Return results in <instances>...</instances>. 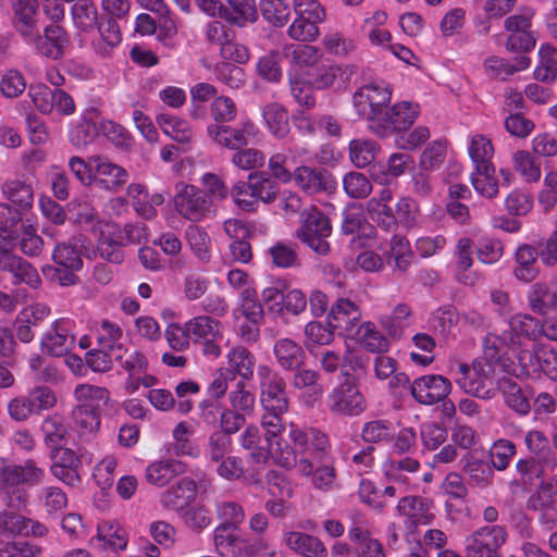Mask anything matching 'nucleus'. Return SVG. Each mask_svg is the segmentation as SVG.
<instances>
[{"label": "nucleus", "mask_w": 557, "mask_h": 557, "mask_svg": "<svg viewBox=\"0 0 557 557\" xmlns=\"http://www.w3.org/2000/svg\"><path fill=\"white\" fill-rule=\"evenodd\" d=\"M45 470L34 459L23 463L0 458V495L3 503L13 510H22L28 504V487L42 483Z\"/></svg>", "instance_id": "obj_1"}, {"label": "nucleus", "mask_w": 557, "mask_h": 557, "mask_svg": "<svg viewBox=\"0 0 557 557\" xmlns=\"http://www.w3.org/2000/svg\"><path fill=\"white\" fill-rule=\"evenodd\" d=\"M289 437L293 454L299 456L298 468L302 474L310 475L317 463L330 459V442L323 432L313 428L294 429Z\"/></svg>", "instance_id": "obj_2"}, {"label": "nucleus", "mask_w": 557, "mask_h": 557, "mask_svg": "<svg viewBox=\"0 0 557 557\" xmlns=\"http://www.w3.org/2000/svg\"><path fill=\"white\" fill-rule=\"evenodd\" d=\"M331 234V220L317 207H311L300 213V226L296 231V237L315 253L325 256L330 252L327 238Z\"/></svg>", "instance_id": "obj_3"}, {"label": "nucleus", "mask_w": 557, "mask_h": 557, "mask_svg": "<svg viewBox=\"0 0 557 557\" xmlns=\"http://www.w3.org/2000/svg\"><path fill=\"white\" fill-rule=\"evenodd\" d=\"M507 533L500 525H485L472 534L465 542V557H504L500 553Z\"/></svg>", "instance_id": "obj_4"}, {"label": "nucleus", "mask_w": 557, "mask_h": 557, "mask_svg": "<svg viewBox=\"0 0 557 557\" xmlns=\"http://www.w3.org/2000/svg\"><path fill=\"white\" fill-rule=\"evenodd\" d=\"M0 274L14 286L26 285L30 289H38L42 284L36 267L14 251L0 256Z\"/></svg>", "instance_id": "obj_5"}, {"label": "nucleus", "mask_w": 557, "mask_h": 557, "mask_svg": "<svg viewBox=\"0 0 557 557\" xmlns=\"http://www.w3.org/2000/svg\"><path fill=\"white\" fill-rule=\"evenodd\" d=\"M175 189V209L185 219L200 221L210 211L211 201L205 191L183 182L177 183Z\"/></svg>", "instance_id": "obj_6"}, {"label": "nucleus", "mask_w": 557, "mask_h": 557, "mask_svg": "<svg viewBox=\"0 0 557 557\" xmlns=\"http://www.w3.org/2000/svg\"><path fill=\"white\" fill-rule=\"evenodd\" d=\"M187 324V333L195 343L202 345L206 356L219 357L221 355L220 343L223 339L221 323L208 315L197 317Z\"/></svg>", "instance_id": "obj_7"}, {"label": "nucleus", "mask_w": 557, "mask_h": 557, "mask_svg": "<svg viewBox=\"0 0 557 557\" xmlns=\"http://www.w3.org/2000/svg\"><path fill=\"white\" fill-rule=\"evenodd\" d=\"M329 408L335 414L359 416L367 409V401L351 382H344L329 396Z\"/></svg>", "instance_id": "obj_8"}, {"label": "nucleus", "mask_w": 557, "mask_h": 557, "mask_svg": "<svg viewBox=\"0 0 557 557\" xmlns=\"http://www.w3.org/2000/svg\"><path fill=\"white\" fill-rule=\"evenodd\" d=\"M451 391V383L443 375L429 374L410 384L412 397L421 405L431 406L444 400Z\"/></svg>", "instance_id": "obj_9"}, {"label": "nucleus", "mask_w": 557, "mask_h": 557, "mask_svg": "<svg viewBox=\"0 0 557 557\" xmlns=\"http://www.w3.org/2000/svg\"><path fill=\"white\" fill-rule=\"evenodd\" d=\"M207 133L218 145L231 150H238L249 144L250 138L257 135V128L250 121L244 122L239 127L211 124Z\"/></svg>", "instance_id": "obj_10"}, {"label": "nucleus", "mask_w": 557, "mask_h": 557, "mask_svg": "<svg viewBox=\"0 0 557 557\" xmlns=\"http://www.w3.org/2000/svg\"><path fill=\"white\" fill-rule=\"evenodd\" d=\"M28 39L32 40L39 54L52 60L61 59L69 44L67 33L58 24L46 26L42 35L34 33Z\"/></svg>", "instance_id": "obj_11"}, {"label": "nucleus", "mask_w": 557, "mask_h": 557, "mask_svg": "<svg viewBox=\"0 0 557 557\" xmlns=\"http://www.w3.org/2000/svg\"><path fill=\"white\" fill-rule=\"evenodd\" d=\"M389 101L391 90L376 84L364 85L354 95V106L364 119L385 108Z\"/></svg>", "instance_id": "obj_12"}, {"label": "nucleus", "mask_w": 557, "mask_h": 557, "mask_svg": "<svg viewBox=\"0 0 557 557\" xmlns=\"http://www.w3.org/2000/svg\"><path fill=\"white\" fill-rule=\"evenodd\" d=\"M90 161L96 168L95 183L102 188L116 191L127 183L128 173L122 166L101 156H91Z\"/></svg>", "instance_id": "obj_13"}, {"label": "nucleus", "mask_w": 557, "mask_h": 557, "mask_svg": "<svg viewBox=\"0 0 557 557\" xmlns=\"http://www.w3.org/2000/svg\"><path fill=\"white\" fill-rule=\"evenodd\" d=\"M75 337L69 330L59 322L40 338V346L44 352L52 357H62L67 355L74 347Z\"/></svg>", "instance_id": "obj_14"}, {"label": "nucleus", "mask_w": 557, "mask_h": 557, "mask_svg": "<svg viewBox=\"0 0 557 557\" xmlns=\"http://www.w3.org/2000/svg\"><path fill=\"white\" fill-rule=\"evenodd\" d=\"M273 354L278 366L285 371H293L304 367L307 359L302 346L287 337L275 342Z\"/></svg>", "instance_id": "obj_15"}, {"label": "nucleus", "mask_w": 557, "mask_h": 557, "mask_svg": "<svg viewBox=\"0 0 557 557\" xmlns=\"http://www.w3.org/2000/svg\"><path fill=\"white\" fill-rule=\"evenodd\" d=\"M360 318L358 306L349 299L341 298L332 305L327 320L332 329L349 333Z\"/></svg>", "instance_id": "obj_16"}, {"label": "nucleus", "mask_w": 557, "mask_h": 557, "mask_svg": "<svg viewBox=\"0 0 557 557\" xmlns=\"http://www.w3.org/2000/svg\"><path fill=\"white\" fill-rule=\"evenodd\" d=\"M261 404L268 412L284 414L288 410V397L285 380L274 379L261 384Z\"/></svg>", "instance_id": "obj_17"}, {"label": "nucleus", "mask_w": 557, "mask_h": 557, "mask_svg": "<svg viewBox=\"0 0 557 557\" xmlns=\"http://www.w3.org/2000/svg\"><path fill=\"white\" fill-rule=\"evenodd\" d=\"M196 493V482L191 479L183 478L162 494L161 502L168 509L182 510L195 498Z\"/></svg>", "instance_id": "obj_18"}, {"label": "nucleus", "mask_w": 557, "mask_h": 557, "mask_svg": "<svg viewBox=\"0 0 557 557\" xmlns=\"http://www.w3.org/2000/svg\"><path fill=\"white\" fill-rule=\"evenodd\" d=\"M222 18L232 25L245 27L255 23L258 18V11L255 0H225Z\"/></svg>", "instance_id": "obj_19"}, {"label": "nucleus", "mask_w": 557, "mask_h": 557, "mask_svg": "<svg viewBox=\"0 0 557 557\" xmlns=\"http://www.w3.org/2000/svg\"><path fill=\"white\" fill-rule=\"evenodd\" d=\"M478 450H470L460 459L462 470L479 486H486L491 483L494 474L490 463L484 460Z\"/></svg>", "instance_id": "obj_20"}, {"label": "nucleus", "mask_w": 557, "mask_h": 557, "mask_svg": "<svg viewBox=\"0 0 557 557\" xmlns=\"http://www.w3.org/2000/svg\"><path fill=\"white\" fill-rule=\"evenodd\" d=\"M294 176L297 185L308 194H317L332 186L325 170L300 166L295 170Z\"/></svg>", "instance_id": "obj_21"}, {"label": "nucleus", "mask_w": 557, "mask_h": 557, "mask_svg": "<svg viewBox=\"0 0 557 557\" xmlns=\"http://www.w3.org/2000/svg\"><path fill=\"white\" fill-rule=\"evenodd\" d=\"M185 472V465L178 460L166 459L150 463L145 472L147 481L163 486L173 478Z\"/></svg>", "instance_id": "obj_22"}, {"label": "nucleus", "mask_w": 557, "mask_h": 557, "mask_svg": "<svg viewBox=\"0 0 557 557\" xmlns=\"http://www.w3.org/2000/svg\"><path fill=\"white\" fill-rule=\"evenodd\" d=\"M238 528L218 525L214 530V545L222 557L240 556L243 537L237 533Z\"/></svg>", "instance_id": "obj_23"}, {"label": "nucleus", "mask_w": 557, "mask_h": 557, "mask_svg": "<svg viewBox=\"0 0 557 557\" xmlns=\"http://www.w3.org/2000/svg\"><path fill=\"white\" fill-rule=\"evenodd\" d=\"M36 334L44 336L54 324L57 319L48 306L36 304L24 308L20 313Z\"/></svg>", "instance_id": "obj_24"}, {"label": "nucleus", "mask_w": 557, "mask_h": 557, "mask_svg": "<svg viewBox=\"0 0 557 557\" xmlns=\"http://www.w3.org/2000/svg\"><path fill=\"white\" fill-rule=\"evenodd\" d=\"M539 256L540 251L535 247L527 244L519 246L516 252L518 267L515 269L518 280L531 282L537 276L539 269L535 264Z\"/></svg>", "instance_id": "obj_25"}, {"label": "nucleus", "mask_w": 557, "mask_h": 557, "mask_svg": "<svg viewBox=\"0 0 557 557\" xmlns=\"http://www.w3.org/2000/svg\"><path fill=\"white\" fill-rule=\"evenodd\" d=\"M493 151L492 143L483 135H475L472 138L469 154L475 164L476 174H486L488 171H495L491 163Z\"/></svg>", "instance_id": "obj_26"}, {"label": "nucleus", "mask_w": 557, "mask_h": 557, "mask_svg": "<svg viewBox=\"0 0 557 557\" xmlns=\"http://www.w3.org/2000/svg\"><path fill=\"white\" fill-rule=\"evenodd\" d=\"M78 407H87L94 411H99L106 406L110 399L109 391L106 387L95 386L90 384H81L74 392Z\"/></svg>", "instance_id": "obj_27"}, {"label": "nucleus", "mask_w": 557, "mask_h": 557, "mask_svg": "<svg viewBox=\"0 0 557 557\" xmlns=\"http://www.w3.org/2000/svg\"><path fill=\"white\" fill-rule=\"evenodd\" d=\"M263 117L275 137L283 139L289 134V117L283 106L276 102L267 104L263 109Z\"/></svg>", "instance_id": "obj_28"}, {"label": "nucleus", "mask_w": 557, "mask_h": 557, "mask_svg": "<svg viewBox=\"0 0 557 557\" xmlns=\"http://www.w3.org/2000/svg\"><path fill=\"white\" fill-rule=\"evenodd\" d=\"M44 442L49 449L66 445L69 430L61 416L53 414L44 419L41 423Z\"/></svg>", "instance_id": "obj_29"}, {"label": "nucleus", "mask_w": 557, "mask_h": 557, "mask_svg": "<svg viewBox=\"0 0 557 557\" xmlns=\"http://www.w3.org/2000/svg\"><path fill=\"white\" fill-rule=\"evenodd\" d=\"M288 546L306 557H326V548L315 536L294 532L287 537Z\"/></svg>", "instance_id": "obj_30"}, {"label": "nucleus", "mask_w": 557, "mask_h": 557, "mask_svg": "<svg viewBox=\"0 0 557 557\" xmlns=\"http://www.w3.org/2000/svg\"><path fill=\"white\" fill-rule=\"evenodd\" d=\"M430 509L431 502L420 496L403 497L397 505L399 515L409 517L416 522H420L421 520L429 522L433 518Z\"/></svg>", "instance_id": "obj_31"}, {"label": "nucleus", "mask_w": 557, "mask_h": 557, "mask_svg": "<svg viewBox=\"0 0 557 557\" xmlns=\"http://www.w3.org/2000/svg\"><path fill=\"white\" fill-rule=\"evenodd\" d=\"M252 187V198L264 203H271L278 194L277 183L264 171H257L249 174Z\"/></svg>", "instance_id": "obj_32"}, {"label": "nucleus", "mask_w": 557, "mask_h": 557, "mask_svg": "<svg viewBox=\"0 0 557 557\" xmlns=\"http://www.w3.org/2000/svg\"><path fill=\"white\" fill-rule=\"evenodd\" d=\"M534 77L543 83H552L557 78V49L553 46L544 45L541 47Z\"/></svg>", "instance_id": "obj_33"}, {"label": "nucleus", "mask_w": 557, "mask_h": 557, "mask_svg": "<svg viewBox=\"0 0 557 557\" xmlns=\"http://www.w3.org/2000/svg\"><path fill=\"white\" fill-rule=\"evenodd\" d=\"M113 352L115 361L122 369L127 371L129 376H136L147 370V358L140 351L123 348L119 345Z\"/></svg>", "instance_id": "obj_34"}, {"label": "nucleus", "mask_w": 557, "mask_h": 557, "mask_svg": "<svg viewBox=\"0 0 557 557\" xmlns=\"http://www.w3.org/2000/svg\"><path fill=\"white\" fill-rule=\"evenodd\" d=\"M157 121L164 134L175 141L181 144L191 141L193 131L186 121L170 114H160Z\"/></svg>", "instance_id": "obj_35"}, {"label": "nucleus", "mask_w": 557, "mask_h": 557, "mask_svg": "<svg viewBox=\"0 0 557 557\" xmlns=\"http://www.w3.org/2000/svg\"><path fill=\"white\" fill-rule=\"evenodd\" d=\"M82 248L73 240L58 244L52 252L53 261L62 267L72 270H79L83 267Z\"/></svg>", "instance_id": "obj_36"}, {"label": "nucleus", "mask_w": 557, "mask_h": 557, "mask_svg": "<svg viewBox=\"0 0 557 557\" xmlns=\"http://www.w3.org/2000/svg\"><path fill=\"white\" fill-rule=\"evenodd\" d=\"M356 335L360 344L370 352L383 354L389 348L387 338L370 322L361 324Z\"/></svg>", "instance_id": "obj_37"}, {"label": "nucleus", "mask_w": 557, "mask_h": 557, "mask_svg": "<svg viewBox=\"0 0 557 557\" xmlns=\"http://www.w3.org/2000/svg\"><path fill=\"white\" fill-rule=\"evenodd\" d=\"M447 154L446 140L431 141L420 156L419 166L424 172H432L438 170Z\"/></svg>", "instance_id": "obj_38"}, {"label": "nucleus", "mask_w": 557, "mask_h": 557, "mask_svg": "<svg viewBox=\"0 0 557 557\" xmlns=\"http://www.w3.org/2000/svg\"><path fill=\"white\" fill-rule=\"evenodd\" d=\"M3 193L8 199L23 211L32 208L34 193L30 185L21 181L7 182L3 185Z\"/></svg>", "instance_id": "obj_39"}, {"label": "nucleus", "mask_w": 557, "mask_h": 557, "mask_svg": "<svg viewBox=\"0 0 557 557\" xmlns=\"http://www.w3.org/2000/svg\"><path fill=\"white\" fill-rule=\"evenodd\" d=\"M98 111L95 108L88 109L82 122L75 127L71 134V141L77 147H84L90 144L98 135L97 123L94 121L92 115H97Z\"/></svg>", "instance_id": "obj_40"}, {"label": "nucleus", "mask_w": 557, "mask_h": 557, "mask_svg": "<svg viewBox=\"0 0 557 557\" xmlns=\"http://www.w3.org/2000/svg\"><path fill=\"white\" fill-rule=\"evenodd\" d=\"M260 11L270 24L282 27L289 20L290 5L286 0H261Z\"/></svg>", "instance_id": "obj_41"}, {"label": "nucleus", "mask_w": 557, "mask_h": 557, "mask_svg": "<svg viewBox=\"0 0 557 557\" xmlns=\"http://www.w3.org/2000/svg\"><path fill=\"white\" fill-rule=\"evenodd\" d=\"M72 16L77 28L89 32L98 25L97 8L91 0H79L72 7Z\"/></svg>", "instance_id": "obj_42"}, {"label": "nucleus", "mask_w": 557, "mask_h": 557, "mask_svg": "<svg viewBox=\"0 0 557 557\" xmlns=\"http://www.w3.org/2000/svg\"><path fill=\"white\" fill-rule=\"evenodd\" d=\"M334 331L335 329H332L329 322L323 324L319 321H311L305 326L304 346L311 351L312 345H329L334 341Z\"/></svg>", "instance_id": "obj_43"}, {"label": "nucleus", "mask_w": 557, "mask_h": 557, "mask_svg": "<svg viewBox=\"0 0 557 557\" xmlns=\"http://www.w3.org/2000/svg\"><path fill=\"white\" fill-rule=\"evenodd\" d=\"M377 152L375 141L370 139H354L349 144V157L357 168L372 163Z\"/></svg>", "instance_id": "obj_44"}, {"label": "nucleus", "mask_w": 557, "mask_h": 557, "mask_svg": "<svg viewBox=\"0 0 557 557\" xmlns=\"http://www.w3.org/2000/svg\"><path fill=\"white\" fill-rule=\"evenodd\" d=\"M231 370L235 375H240L244 380H251L253 376L255 357L245 347L234 348L230 355Z\"/></svg>", "instance_id": "obj_45"}, {"label": "nucleus", "mask_w": 557, "mask_h": 557, "mask_svg": "<svg viewBox=\"0 0 557 557\" xmlns=\"http://www.w3.org/2000/svg\"><path fill=\"white\" fill-rule=\"evenodd\" d=\"M284 54L299 66H312L322 57L320 49L309 45L285 46Z\"/></svg>", "instance_id": "obj_46"}, {"label": "nucleus", "mask_w": 557, "mask_h": 557, "mask_svg": "<svg viewBox=\"0 0 557 557\" xmlns=\"http://www.w3.org/2000/svg\"><path fill=\"white\" fill-rule=\"evenodd\" d=\"M345 193L352 199L367 198L372 191L369 178L360 172H349L344 176Z\"/></svg>", "instance_id": "obj_47"}, {"label": "nucleus", "mask_w": 557, "mask_h": 557, "mask_svg": "<svg viewBox=\"0 0 557 557\" xmlns=\"http://www.w3.org/2000/svg\"><path fill=\"white\" fill-rule=\"evenodd\" d=\"M214 72L218 79L231 89H239L245 85L244 70L233 63L220 62L216 64Z\"/></svg>", "instance_id": "obj_48"}, {"label": "nucleus", "mask_w": 557, "mask_h": 557, "mask_svg": "<svg viewBox=\"0 0 557 557\" xmlns=\"http://www.w3.org/2000/svg\"><path fill=\"white\" fill-rule=\"evenodd\" d=\"M73 419L78 432L88 435L97 432L100 426V412L87 407L76 406L73 410Z\"/></svg>", "instance_id": "obj_49"}, {"label": "nucleus", "mask_w": 557, "mask_h": 557, "mask_svg": "<svg viewBox=\"0 0 557 557\" xmlns=\"http://www.w3.org/2000/svg\"><path fill=\"white\" fill-rule=\"evenodd\" d=\"M535 361L539 371L557 381V351L546 345L535 344Z\"/></svg>", "instance_id": "obj_50"}, {"label": "nucleus", "mask_w": 557, "mask_h": 557, "mask_svg": "<svg viewBox=\"0 0 557 557\" xmlns=\"http://www.w3.org/2000/svg\"><path fill=\"white\" fill-rule=\"evenodd\" d=\"M28 403L35 414L49 410L57 404L55 394L48 386L40 385L34 387L27 395Z\"/></svg>", "instance_id": "obj_51"}, {"label": "nucleus", "mask_w": 557, "mask_h": 557, "mask_svg": "<svg viewBox=\"0 0 557 557\" xmlns=\"http://www.w3.org/2000/svg\"><path fill=\"white\" fill-rule=\"evenodd\" d=\"M232 447V440L223 432L214 431L208 437L205 451L213 462L222 460Z\"/></svg>", "instance_id": "obj_52"}, {"label": "nucleus", "mask_w": 557, "mask_h": 557, "mask_svg": "<svg viewBox=\"0 0 557 557\" xmlns=\"http://www.w3.org/2000/svg\"><path fill=\"white\" fill-rule=\"evenodd\" d=\"M319 23H313L312 21L295 17L293 23L287 29L288 36L301 42H312L319 37Z\"/></svg>", "instance_id": "obj_53"}, {"label": "nucleus", "mask_w": 557, "mask_h": 557, "mask_svg": "<svg viewBox=\"0 0 557 557\" xmlns=\"http://www.w3.org/2000/svg\"><path fill=\"white\" fill-rule=\"evenodd\" d=\"M261 424L265 430L264 433V442L269 446L276 447L275 451L283 453L281 447V433L283 431L282 424V414H276L274 412H268L263 416L261 420Z\"/></svg>", "instance_id": "obj_54"}, {"label": "nucleus", "mask_w": 557, "mask_h": 557, "mask_svg": "<svg viewBox=\"0 0 557 557\" xmlns=\"http://www.w3.org/2000/svg\"><path fill=\"white\" fill-rule=\"evenodd\" d=\"M393 107L382 108L380 111L374 112L367 117L369 122V128L380 137H387L395 133V126L393 124Z\"/></svg>", "instance_id": "obj_55"}, {"label": "nucleus", "mask_w": 557, "mask_h": 557, "mask_svg": "<svg viewBox=\"0 0 557 557\" xmlns=\"http://www.w3.org/2000/svg\"><path fill=\"white\" fill-rule=\"evenodd\" d=\"M515 169L527 182H537L541 177L540 165L536 164L531 153L525 150H519L513 154Z\"/></svg>", "instance_id": "obj_56"}, {"label": "nucleus", "mask_w": 557, "mask_h": 557, "mask_svg": "<svg viewBox=\"0 0 557 557\" xmlns=\"http://www.w3.org/2000/svg\"><path fill=\"white\" fill-rule=\"evenodd\" d=\"M236 113V106L228 97H216L210 104V115L214 120V124L224 125V123L233 121Z\"/></svg>", "instance_id": "obj_57"}, {"label": "nucleus", "mask_w": 557, "mask_h": 557, "mask_svg": "<svg viewBox=\"0 0 557 557\" xmlns=\"http://www.w3.org/2000/svg\"><path fill=\"white\" fill-rule=\"evenodd\" d=\"M22 232L17 245L21 251L28 257H37L40 255L44 246L42 238L36 233L33 225H22Z\"/></svg>", "instance_id": "obj_58"}, {"label": "nucleus", "mask_w": 557, "mask_h": 557, "mask_svg": "<svg viewBox=\"0 0 557 557\" xmlns=\"http://www.w3.org/2000/svg\"><path fill=\"white\" fill-rule=\"evenodd\" d=\"M231 409L243 413L245 417L251 414L255 408V396L246 389L244 381L236 384V389L230 394Z\"/></svg>", "instance_id": "obj_59"}, {"label": "nucleus", "mask_w": 557, "mask_h": 557, "mask_svg": "<svg viewBox=\"0 0 557 557\" xmlns=\"http://www.w3.org/2000/svg\"><path fill=\"white\" fill-rule=\"evenodd\" d=\"M393 124L395 126V133H401L407 131L416 121L418 111L409 102H400L393 106Z\"/></svg>", "instance_id": "obj_60"}, {"label": "nucleus", "mask_w": 557, "mask_h": 557, "mask_svg": "<svg viewBox=\"0 0 557 557\" xmlns=\"http://www.w3.org/2000/svg\"><path fill=\"white\" fill-rule=\"evenodd\" d=\"M37 10L38 8H14L15 22L14 26L16 32L25 39L30 38L37 26Z\"/></svg>", "instance_id": "obj_61"}, {"label": "nucleus", "mask_w": 557, "mask_h": 557, "mask_svg": "<svg viewBox=\"0 0 557 557\" xmlns=\"http://www.w3.org/2000/svg\"><path fill=\"white\" fill-rule=\"evenodd\" d=\"M324 49L334 55L344 57L355 50V41L344 34L334 32L325 35L322 40Z\"/></svg>", "instance_id": "obj_62"}, {"label": "nucleus", "mask_w": 557, "mask_h": 557, "mask_svg": "<svg viewBox=\"0 0 557 557\" xmlns=\"http://www.w3.org/2000/svg\"><path fill=\"white\" fill-rule=\"evenodd\" d=\"M515 454L516 446L512 442L507 440L495 442L490 450L492 466L497 470H505Z\"/></svg>", "instance_id": "obj_63"}, {"label": "nucleus", "mask_w": 557, "mask_h": 557, "mask_svg": "<svg viewBox=\"0 0 557 557\" xmlns=\"http://www.w3.org/2000/svg\"><path fill=\"white\" fill-rule=\"evenodd\" d=\"M510 327L517 335L536 341L540 337V321L529 314H517L510 320Z\"/></svg>", "instance_id": "obj_64"}]
</instances>
